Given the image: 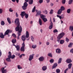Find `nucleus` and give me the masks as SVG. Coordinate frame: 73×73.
Wrapping results in <instances>:
<instances>
[{
  "mask_svg": "<svg viewBox=\"0 0 73 73\" xmlns=\"http://www.w3.org/2000/svg\"><path fill=\"white\" fill-rule=\"evenodd\" d=\"M64 35H65V33L62 32L59 34L57 37V41H58V42L59 43L60 42V44H63L64 43V40H60V39L62 38L63 36H64Z\"/></svg>",
  "mask_w": 73,
  "mask_h": 73,
  "instance_id": "f257e3e1",
  "label": "nucleus"
},
{
  "mask_svg": "<svg viewBox=\"0 0 73 73\" xmlns=\"http://www.w3.org/2000/svg\"><path fill=\"white\" fill-rule=\"evenodd\" d=\"M15 23L17 25V27L15 28L16 31L17 32L19 29H22L21 26L20 25L19 19L16 18L15 21Z\"/></svg>",
  "mask_w": 73,
  "mask_h": 73,
  "instance_id": "f03ea898",
  "label": "nucleus"
},
{
  "mask_svg": "<svg viewBox=\"0 0 73 73\" xmlns=\"http://www.w3.org/2000/svg\"><path fill=\"white\" fill-rule=\"evenodd\" d=\"M11 32H12V31L10 30V29H7L5 32L4 35H3V33H0V37L1 38H4V36L5 35H8L9 33H11Z\"/></svg>",
  "mask_w": 73,
  "mask_h": 73,
  "instance_id": "7ed1b4c3",
  "label": "nucleus"
},
{
  "mask_svg": "<svg viewBox=\"0 0 73 73\" xmlns=\"http://www.w3.org/2000/svg\"><path fill=\"white\" fill-rule=\"evenodd\" d=\"M28 3L27 2H25L23 4V5L22 6V8L23 10H25L28 7Z\"/></svg>",
  "mask_w": 73,
  "mask_h": 73,
  "instance_id": "20e7f679",
  "label": "nucleus"
},
{
  "mask_svg": "<svg viewBox=\"0 0 73 73\" xmlns=\"http://www.w3.org/2000/svg\"><path fill=\"white\" fill-rule=\"evenodd\" d=\"M18 31V32H17L18 36H17V39L19 40L20 39V36H21V33L22 32V29H20Z\"/></svg>",
  "mask_w": 73,
  "mask_h": 73,
  "instance_id": "39448f33",
  "label": "nucleus"
},
{
  "mask_svg": "<svg viewBox=\"0 0 73 73\" xmlns=\"http://www.w3.org/2000/svg\"><path fill=\"white\" fill-rule=\"evenodd\" d=\"M22 46L21 48V51H23V52H24L25 51V43H24V42H23L22 44Z\"/></svg>",
  "mask_w": 73,
  "mask_h": 73,
  "instance_id": "423d86ee",
  "label": "nucleus"
},
{
  "mask_svg": "<svg viewBox=\"0 0 73 73\" xmlns=\"http://www.w3.org/2000/svg\"><path fill=\"white\" fill-rule=\"evenodd\" d=\"M9 56H11V59H14L15 57V55H13L12 56V53L11 52H9Z\"/></svg>",
  "mask_w": 73,
  "mask_h": 73,
  "instance_id": "0eeeda50",
  "label": "nucleus"
},
{
  "mask_svg": "<svg viewBox=\"0 0 73 73\" xmlns=\"http://www.w3.org/2000/svg\"><path fill=\"white\" fill-rule=\"evenodd\" d=\"M35 56V54H33L32 55H31L29 56V61H31L33 58V56Z\"/></svg>",
  "mask_w": 73,
  "mask_h": 73,
  "instance_id": "6e6552de",
  "label": "nucleus"
},
{
  "mask_svg": "<svg viewBox=\"0 0 73 73\" xmlns=\"http://www.w3.org/2000/svg\"><path fill=\"white\" fill-rule=\"evenodd\" d=\"M11 56H10V55H8V58H7L6 60L8 62H11Z\"/></svg>",
  "mask_w": 73,
  "mask_h": 73,
  "instance_id": "1a4fd4ad",
  "label": "nucleus"
},
{
  "mask_svg": "<svg viewBox=\"0 0 73 73\" xmlns=\"http://www.w3.org/2000/svg\"><path fill=\"white\" fill-rule=\"evenodd\" d=\"M66 61L68 64H70L72 62V61L71 60V59L69 58L67 59L66 60Z\"/></svg>",
  "mask_w": 73,
  "mask_h": 73,
  "instance_id": "9d476101",
  "label": "nucleus"
},
{
  "mask_svg": "<svg viewBox=\"0 0 73 73\" xmlns=\"http://www.w3.org/2000/svg\"><path fill=\"white\" fill-rule=\"evenodd\" d=\"M21 39L23 41H25L26 40V37L25 35H22L21 36Z\"/></svg>",
  "mask_w": 73,
  "mask_h": 73,
  "instance_id": "9b49d317",
  "label": "nucleus"
},
{
  "mask_svg": "<svg viewBox=\"0 0 73 73\" xmlns=\"http://www.w3.org/2000/svg\"><path fill=\"white\" fill-rule=\"evenodd\" d=\"M39 60L40 61L42 62L44 60V57L43 56H41L39 58Z\"/></svg>",
  "mask_w": 73,
  "mask_h": 73,
  "instance_id": "f8f14e48",
  "label": "nucleus"
},
{
  "mask_svg": "<svg viewBox=\"0 0 73 73\" xmlns=\"http://www.w3.org/2000/svg\"><path fill=\"white\" fill-rule=\"evenodd\" d=\"M41 12L40 11H38L36 13V16L37 17L38 16H39V15H41Z\"/></svg>",
  "mask_w": 73,
  "mask_h": 73,
  "instance_id": "ddd939ff",
  "label": "nucleus"
},
{
  "mask_svg": "<svg viewBox=\"0 0 73 73\" xmlns=\"http://www.w3.org/2000/svg\"><path fill=\"white\" fill-rule=\"evenodd\" d=\"M53 23L52 22H51L50 24V26L49 27V29H52V28H53Z\"/></svg>",
  "mask_w": 73,
  "mask_h": 73,
  "instance_id": "4468645a",
  "label": "nucleus"
},
{
  "mask_svg": "<svg viewBox=\"0 0 73 73\" xmlns=\"http://www.w3.org/2000/svg\"><path fill=\"white\" fill-rule=\"evenodd\" d=\"M47 69V66H43L42 68V70L43 71H45Z\"/></svg>",
  "mask_w": 73,
  "mask_h": 73,
  "instance_id": "2eb2a0df",
  "label": "nucleus"
},
{
  "mask_svg": "<svg viewBox=\"0 0 73 73\" xmlns=\"http://www.w3.org/2000/svg\"><path fill=\"white\" fill-rule=\"evenodd\" d=\"M56 52L57 53H61V50L59 48H57L56 50Z\"/></svg>",
  "mask_w": 73,
  "mask_h": 73,
  "instance_id": "dca6fc26",
  "label": "nucleus"
},
{
  "mask_svg": "<svg viewBox=\"0 0 73 73\" xmlns=\"http://www.w3.org/2000/svg\"><path fill=\"white\" fill-rule=\"evenodd\" d=\"M15 47L16 48L17 50L18 51H19L20 50V46L19 45H17Z\"/></svg>",
  "mask_w": 73,
  "mask_h": 73,
  "instance_id": "f3484780",
  "label": "nucleus"
},
{
  "mask_svg": "<svg viewBox=\"0 0 73 73\" xmlns=\"http://www.w3.org/2000/svg\"><path fill=\"white\" fill-rule=\"evenodd\" d=\"M26 15V13H25V11L22 12L21 13V16H24L25 15Z\"/></svg>",
  "mask_w": 73,
  "mask_h": 73,
  "instance_id": "a211bd4d",
  "label": "nucleus"
},
{
  "mask_svg": "<svg viewBox=\"0 0 73 73\" xmlns=\"http://www.w3.org/2000/svg\"><path fill=\"white\" fill-rule=\"evenodd\" d=\"M57 66V63H55L54 64L53 66H52V69H54V68H55Z\"/></svg>",
  "mask_w": 73,
  "mask_h": 73,
  "instance_id": "6ab92c4d",
  "label": "nucleus"
},
{
  "mask_svg": "<svg viewBox=\"0 0 73 73\" xmlns=\"http://www.w3.org/2000/svg\"><path fill=\"white\" fill-rule=\"evenodd\" d=\"M69 30L71 32L73 31V26H70L69 28Z\"/></svg>",
  "mask_w": 73,
  "mask_h": 73,
  "instance_id": "aec40b11",
  "label": "nucleus"
},
{
  "mask_svg": "<svg viewBox=\"0 0 73 73\" xmlns=\"http://www.w3.org/2000/svg\"><path fill=\"white\" fill-rule=\"evenodd\" d=\"M33 0H29V4L30 5L33 4Z\"/></svg>",
  "mask_w": 73,
  "mask_h": 73,
  "instance_id": "412c9836",
  "label": "nucleus"
},
{
  "mask_svg": "<svg viewBox=\"0 0 73 73\" xmlns=\"http://www.w3.org/2000/svg\"><path fill=\"white\" fill-rule=\"evenodd\" d=\"M29 34L28 31H26V37H29Z\"/></svg>",
  "mask_w": 73,
  "mask_h": 73,
  "instance_id": "4be33fe9",
  "label": "nucleus"
},
{
  "mask_svg": "<svg viewBox=\"0 0 73 73\" xmlns=\"http://www.w3.org/2000/svg\"><path fill=\"white\" fill-rule=\"evenodd\" d=\"M72 63H70L68 64V69H70V68H72Z\"/></svg>",
  "mask_w": 73,
  "mask_h": 73,
  "instance_id": "5701e85b",
  "label": "nucleus"
},
{
  "mask_svg": "<svg viewBox=\"0 0 73 73\" xmlns=\"http://www.w3.org/2000/svg\"><path fill=\"white\" fill-rule=\"evenodd\" d=\"M39 23L40 25H42V21H41V19L40 18L39 19Z\"/></svg>",
  "mask_w": 73,
  "mask_h": 73,
  "instance_id": "b1692460",
  "label": "nucleus"
},
{
  "mask_svg": "<svg viewBox=\"0 0 73 73\" xmlns=\"http://www.w3.org/2000/svg\"><path fill=\"white\" fill-rule=\"evenodd\" d=\"M12 43H15L16 42V39L15 38H13L12 40Z\"/></svg>",
  "mask_w": 73,
  "mask_h": 73,
  "instance_id": "393cba45",
  "label": "nucleus"
},
{
  "mask_svg": "<svg viewBox=\"0 0 73 73\" xmlns=\"http://www.w3.org/2000/svg\"><path fill=\"white\" fill-rule=\"evenodd\" d=\"M62 11L61 9H59L57 13L58 15H60L61 13H62Z\"/></svg>",
  "mask_w": 73,
  "mask_h": 73,
  "instance_id": "a878e982",
  "label": "nucleus"
},
{
  "mask_svg": "<svg viewBox=\"0 0 73 73\" xmlns=\"http://www.w3.org/2000/svg\"><path fill=\"white\" fill-rule=\"evenodd\" d=\"M8 22L9 24H11V19L9 17H8L7 19Z\"/></svg>",
  "mask_w": 73,
  "mask_h": 73,
  "instance_id": "bb28decb",
  "label": "nucleus"
},
{
  "mask_svg": "<svg viewBox=\"0 0 73 73\" xmlns=\"http://www.w3.org/2000/svg\"><path fill=\"white\" fill-rule=\"evenodd\" d=\"M65 7L63 6H62L60 7V9H61V10L63 11H64L65 9Z\"/></svg>",
  "mask_w": 73,
  "mask_h": 73,
  "instance_id": "cd10ccee",
  "label": "nucleus"
},
{
  "mask_svg": "<svg viewBox=\"0 0 73 73\" xmlns=\"http://www.w3.org/2000/svg\"><path fill=\"white\" fill-rule=\"evenodd\" d=\"M40 15V16L41 19H44V18L45 17V16L44 15H43L41 14Z\"/></svg>",
  "mask_w": 73,
  "mask_h": 73,
  "instance_id": "c85d7f7f",
  "label": "nucleus"
},
{
  "mask_svg": "<svg viewBox=\"0 0 73 73\" xmlns=\"http://www.w3.org/2000/svg\"><path fill=\"white\" fill-rule=\"evenodd\" d=\"M62 61V58H60L59 59L58 62V64H60L61 62Z\"/></svg>",
  "mask_w": 73,
  "mask_h": 73,
  "instance_id": "c756f323",
  "label": "nucleus"
},
{
  "mask_svg": "<svg viewBox=\"0 0 73 73\" xmlns=\"http://www.w3.org/2000/svg\"><path fill=\"white\" fill-rule=\"evenodd\" d=\"M73 43H70V44L68 45V47L69 48H71L72 46V45H73Z\"/></svg>",
  "mask_w": 73,
  "mask_h": 73,
  "instance_id": "7c9ffc66",
  "label": "nucleus"
},
{
  "mask_svg": "<svg viewBox=\"0 0 73 73\" xmlns=\"http://www.w3.org/2000/svg\"><path fill=\"white\" fill-rule=\"evenodd\" d=\"M1 25L3 26L4 25H5V23H4V21H2L1 22Z\"/></svg>",
  "mask_w": 73,
  "mask_h": 73,
  "instance_id": "2f4dec72",
  "label": "nucleus"
},
{
  "mask_svg": "<svg viewBox=\"0 0 73 73\" xmlns=\"http://www.w3.org/2000/svg\"><path fill=\"white\" fill-rule=\"evenodd\" d=\"M50 62L52 64V63H53V62H54V60H53V59H51L50 60Z\"/></svg>",
  "mask_w": 73,
  "mask_h": 73,
  "instance_id": "473e14b6",
  "label": "nucleus"
},
{
  "mask_svg": "<svg viewBox=\"0 0 73 73\" xmlns=\"http://www.w3.org/2000/svg\"><path fill=\"white\" fill-rule=\"evenodd\" d=\"M42 20L44 21V23H45V22H46V21H48V20H47V19L45 18L43 19Z\"/></svg>",
  "mask_w": 73,
  "mask_h": 73,
  "instance_id": "72a5a7b5",
  "label": "nucleus"
},
{
  "mask_svg": "<svg viewBox=\"0 0 73 73\" xmlns=\"http://www.w3.org/2000/svg\"><path fill=\"white\" fill-rule=\"evenodd\" d=\"M7 70H2V73H6Z\"/></svg>",
  "mask_w": 73,
  "mask_h": 73,
  "instance_id": "f704fd0d",
  "label": "nucleus"
},
{
  "mask_svg": "<svg viewBox=\"0 0 73 73\" xmlns=\"http://www.w3.org/2000/svg\"><path fill=\"white\" fill-rule=\"evenodd\" d=\"M71 10L70 9H69L67 10V13H70Z\"/></svg>",
  "mask_w": 73,
  "mask_h": 73,
  "instance_id": "c9c22d12",
  "label": "nucleus"
},
{
  "mask_svg": "<svg viewBox=\"0 0 73 73\" xmlns=\"http://www.w3.org/2000/svg\"><path fill=\"white\" fill-rule=\"evenodd\" d=\"M36 10V7L34 6V8L33 9L32 11V12H35V10Z\"/></svg>",
  "mask_w": 73,
  "mask_h": 73,
  "instance_id": "e433bc0d",
  "label": "nucleus"
},
{
  "mask_svg": "<svg viewBox=\"0 0 73 73\" xmlns=\"http://www.w3.org/2000/svg\"><path fill=\"white\" fill-rule=\"evenodd\" d=\"M17 68L19 69H22V67L20 66V65H18Z\"/></svg>",
  "mask_w": 73,
  "mask_h": 73,
  "instance_id": "4c0bfd02",
  "label": "nucleus"
},
{
  "mask_svg": "<svg viewBox=\"0 0 73 73\" xmlns=\"http://www.w3.org/2000/svg\"><path fill=\"white\" fill-rule=\"evenodd\" d=\"M37 47V46L36 45H33L32 46V48H33V49H35V48H36V47Z\"/></svg>",
  "mask_w": 73,
  "mask_h": 73,
  "instance_id": "58836bf2",
  "label": "nucleus"
},
{
  "mask_svg": "<svg viewBox=\"0 0 73 73\" xmlns=\"http://www.w3.org/2000/svg\"><path fill=\"white\" fill-rule=\"evenodd\" d=\"M56 71L57 73H60V70L59 69H57Z\"/></svg>",
  "mask_w": 73,
  "mask_h": 73,
  "instance_id": "ea45409f",
  "label": "nucleus"
},
{
  "mask_svg": "<svg viewBox=\"0 0 73 73\" xmlns=\"http://www.w3.org/2000/svg\"><path fill=\"white\" fill-rule=\"evenodd\" d=\"M66 41L67 42H68L69 41V39L68 37H66Z\"/></svg>",
  "mask_w": 73,
  "mask_h": 73,
  "instance_id": "a19ab883",
  "label": "nucleus"
},
{
  "mask_svg": "<svg viewBox=\"0 0 73 73\" xmlns=\"http://www.w3.org/2000/svg\"><path fill=\"white\" fill-rule=\"evenodd\" d=\"M48 55V56H49V57H52V54L51 53H49Z\"/></svg>",
  "mask_w": 73,
  "mask_h": 73,
  "instance_id": "79ce46f5",
  "label": "nucleus"
},
{
  "mask_svg": "<svg viewBox=\"0 0 73 73\" xmlns=\"http://www.w3.org/2000/svg\"><path fill=\"white\" fill-rule=\"evenodd\" d=\"M72 2H73V0H69L68 2L69 4H71L72 3Z\"/></svg>",
  "mask_w": 73,
  "mask_h": 73,
  "instance_id": "37998d69",
  "label": "nucleus"
},
{
  "mask_svg": "<svg viewBox=\"0 0 73 73\" xmlns=\"http://www.w3.org/2000/svg\"><path fill=\"white\" fill-rule=\"evenodd\" d=\"M65 2H66V0H62V3L63 4H65Z\"/></svg>",
  "mask_w": 73,
  "mask_h": 73,
  "instance_id": "c03bdc74",
  "label": "nucleus"
},
{
  "mask_svg": "<svg viewBox=\"0 0 73 73\" xmlns=\"http://www.w3.org/2000/svg\"><path fill=\"white\" fill-rule=\"evenodd\" d=\"M57 17H59V18L60 20L61 19H62V17L61 16H60L59 15H57Z\"/></svg>",
  "mask_w": 73,
  "mask_h": 73,
  "instance_id": "a18cd8bd",
  "label": "nucleus"
},
{
  "mask_svg": "<svg viewBox=\"0 0 73 73\" xmlns=\"http://www.w3.org/2000/svg\"><path fill=\"white\" fill-rule=\"evenodd\" d=\"M54 33H56V32H58V30L57 29H55L53 31Z\"/></svg>",
  "mask_w": 73,
  "mask_h": 73,
  "instance_id": "49530a36",
  "label": "nucleus"
},
{
  "mask_svg": "<svg viewBox=\"0 0 73 73\" xmlns=\"http://www.w3.org/2000/svg\"><path fill=\"white\" fill-rule=\"evenodd\" d=\"M43 12L44 13H45V14H46L48 13V11L46 10H44V11H43Z\"/></svg>",
  "mask_w": 73,
  "mask_h": 73,
  "instance_id": "de8ad7c7",
  "label": "nucleus"
},
{
  "mask_svg": "<svg viewBox=\"0 0 73 73\" xmlns=\"http://www.w3.org/2000/svg\"><path fill=\"white\" fill-rule=\"evenodd\" d=\"M25 18L27 19H28V17L29 15H28V14H26V15H25Z\"/></svg>",
  "mask_w": 73,
  "mask_h": 73,
  "instance_id": "09e8293b",
  "label": "nucleus"
},
{
  "mask_svg": "<svg viewBox=\"0 0 73 73\" xmlns=\"http://www.w3.org/2000/svg\"><path fill=\"white\" fill-rule=\"evenodd\" d=\"M69 70V68H67L64 71V73H66V72Z\"/></svg>",
  "mask_w": 73,
  "mask_h": 73,
  "instance_id": "8fccbe9b",
  "label": "nucleus"
},
{
  "mask_svg": "<svg viewBox=\"0 0 73 73\" xmlns=\"http://www.w3.org/2000/svg\"><path fill=\"white\" fill-rule=\"evenodd\" d=\"M9 11L10 12H12L13 11V10L12 9V8H10L9 9Z\"/></svg>",
  "mask_w": 73,
  "mask_h": 73,
  "instance_id": "3c124183",
  "label": "nucleus"
},
{
  "mask_svg": "<svg viewBox=\"0 0 73 73\" xmlns=\"http://www.w3.org/2000/svg\"><path fill=\"white\" fill-rule=\"evenodd\" d=\"M12 36H13V37H14L15 38H16V35H15V34L14 33L12 34Z\"/></svg>",
  "mask_w": 73,
  "mask_h": 73,
  "instance_id": "603ef678",
  "label": "nucleus"
},
{
  "mask_svg": "<svg viewBox=\"0 0 73 73\" xmlns=\"http://www.w3.org/2000/svg\"><path fill=\"white\" fill-rule=\"evenodd\" d=\"M31 38L32 41H34V38L33 37V36H31Z\"/></svg>",
  "mask_w": 73,
  "mask_h": 73,
  "instance_id": "864d4df0",
  "label": "nucleus"
},
{
  "mask_svg": "<svg viewBox=\"0 0 73 73\" xmlns=\"http://www.w3.org/2000/svg\"><path fill=\"white\" fill-rule=\"evenodd\" d=\"M53 10L51 9L50 12V14H52V13H53Z\"/></svg>",
  "mask_w": 73,
  "mask_h": 73,
  "instance_id": "5fc2aeb1",
  "label": "nucleus"
},
{
  "mask_svg": "<svg viewBox=\"0 0 73 73\" xmlns=\"http://www.w3.org/2000/svg\"><path fill=\"white\" fill-rule=\"evenodd\" d=\"M39 2L40 4L42 3L43 2V0H39Z\"/></svg>",
  "mask_w": 73,
  "mask_h": 73,
  "instance_id": "6e6d98bb",
  "label": "nucleus"
},
{
  "mask_svg": "<svg viewBox=\"0 0 73 73\" xmlns=\"http://www.w3.org/2000/svg\"><path fill=\"white\" fill-rule=\"evenodd\" d=\"M3 9H0V13L1 14L2 13H3Z\"/></svg>",
  "mask_w": 73,
  "mask_h": 73,
  "instance_id": "4d7b16f0",
  "label": "nucleus"
},
{
  "mask_svg": "<svg viewBox=\"0 0 73 73\" xmlns=\"http://www.w3.org/2000/svg\"><path fill=\"white\" fill-rule=\"evenodd\" d=\"M16 16L17 17H19V15H18V14H17V13H16Z\"/></svg>",
  "mask_w": 73,
  "mask_h": 73,
  "instance_id": "13d9d810",
  "label": "nucleus"
},
{
  "mask_svg": "<svg viewBox=\"0 0 73 73\" xmlns=\"http://www.w3.org/2000/svg\"><path fill=\"white\" fill-rule=\"evenodd\" d=\"M53 22L54 23H55L56 22L55 20V18H53Z\"/></svg>",
  "mask_w": 73,
  "mask_h": 73,
  "instance_id": "bf43d9fd",
  "label": "nucleus"
},
{
  "mask_svg": "<svg viewBox=\"0 0 73 73\" xmlns=\"http://www.w3.org/2000/svg\"><path fill=\"white\" fill-rule=\"evenodd\" d=\"M46 0L47 1V3H49L50 1V0Z\"/></svg>",
  "mask_w": 73,
  "mask_h": 73,
  "instance_id": "052dcab7",
  "label": "nucleus"
},
{
  "mask_svg": "<svg viewBox=\"0 0 73 73\" xmlns=\"http://www.w3.org/2000/svg\"><path fill=\"white\" fill-rule=\"evenodd\" d=\"M47 45H49V42H47L46 43Z\"/></svg>",
  "mask_w": 73,
  "mask_h": 73,
  "instance_id": "680f3d73",
  "label": "nucleus"
},
{
  "mask_svg": "<svg viewBox=\"0 0 73 73\" xmlns=\"http://www.w3.org/2000/svg\"><path fill=\"white\" fill-rule=\"evenodd\" d=\"M50 6H51V7H52V6H53V3H50Z\"/></svg>",
  "mask_w": 73,
  "mask_h": 73,
  "instance_id": "e2e57ef3",
  "label": "nucleus"
},
{
  "mask_svg": "<svg viewBox=\"0 0 73 73\" xmlns=\"http://www.w3.org/2000/svg\"><path fill=\"white\" fill-rule=\"evenodd\" d=\"M25 2L28 3L29 1V0H25Z\"/></svg>",
  "mask_w": 73,
  "mask_h": 73,
  "instance_id": "0e129e2a",
  "label": "nucleus"
},
{
  "mask_svg": "<svg viewBox=\"0 0 73 73\" xmlns=\"http://www.w3.org/2000/svg\"><path fill=\"white\" fill-rule=\"evenodd\" d=\"M29 37H26L27 40H29Z\"/></svg>",
  "mask_w": 73,
  "mask_h": 73,
  "instance_id": "69168bd1",
  "label": "nucleus"
},
{
  "mask_svg": "<svg viewBox=\"0 0 73 73\" xmlns=\"http://www.w3.org/2000/svg\"><path fill=\"white\" fill-rule=\"evenodd\" d=\"M22 56H23V55L22 54L20 56H19V57L20 58H21V57H22Z\"/></svg>",
  "mask_w": 73,
  "mask_h": 73,
  "instance_id": "338daca9",
  "label": "nucleus"
},
{
  "mask_svg": "<svg viewBox=\"0 0 73 73\" xmlns=\"http://www.w3.org/2000/svg\"><path fill=\"white\" fill-rule=\"evenodd\" d=\"M15 1H16L17 3H19V0H15Z\"/></svg>",
  "mask_w": 73,
  "mask_h": 73,
  "instance_id": "774afa93",
  "label": "nucleus"
}]
</instances>
